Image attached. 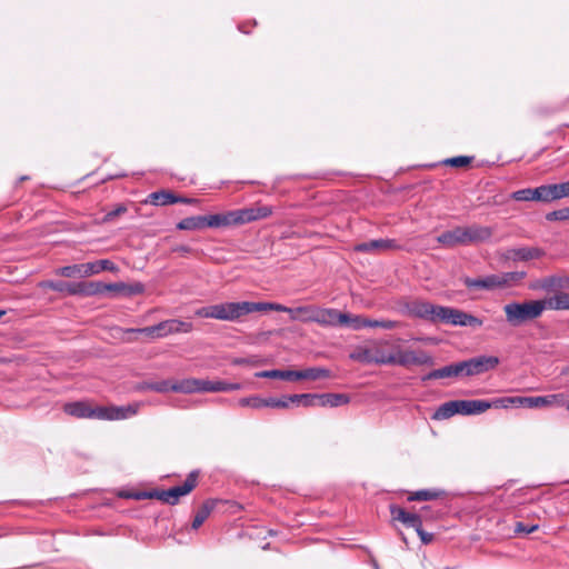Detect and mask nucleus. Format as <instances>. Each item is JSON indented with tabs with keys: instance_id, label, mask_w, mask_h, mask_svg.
I'll return each instance as SVG.
<instances>
[{
	"instance_id": "obj_1",
	"label": "nucleus",
	"mask_w": 569,
	"mask_h": 569,
	"mask_svg": "<svg viewBox=\"0 0 569 569\" xmlns=\"http://www.w3.org/2000/svg\"><path fill=\"white\" fill-rule=\"evenodd\" d=\"M63 411L80 419L122 420L136 415L137 408L131 405L124 407H92L89 401H73L66 403Z\"/></svg>"
},
{
	"instance_id": "obj_2",
	"label": "nucleus",
	"mask_w": 569,
	"mask_h": 569,
	"mask_svg": "<svg viewBox=\"0 0 569 569\" xmlns=\"http://www.w3.org/2000/svg\"><path fill=\"white\" fill-rule=\"evenodd\" d=\"M252 312H261V302L240 301L217 303L198 309L196 315L201 318L237 321Z\"/></svg>"
},
{
	"instance_id": "obj_3",
	"label": "nucleus",
	"mask_w": 569,
	"mask_h": 569,
	"mask_svg": "<svg viewBox=\"0 0 569 569\" xmlns=\"http://www.w3.org/2000/svg\"><path fill=\"white\" fill-rule=\"evenodd\" d=\"M501 398L487 400H452L442 403L432 415L433 420H445L460 413L465 416L479 415L490 408H501Z\"/></svg>"
},
{
	"instance_id": "obj_4",
	"label": "nucleus",
	"mask_w": 569,
	"mask_h": 569,
	"mask_svg": "<svg viewBox=\"0 0 569 569\" xmlns=\"http://www.w3.org/2000/svg\"><path fill=\"white\" fill-rule=\"evenodd\" d=\"M543 311L542 300L511 301L503 306L506 321L515 328L540 318Z\"/></svg>"
},
{
	"instance_id": "obj_5",
	"label": "nucleus",
	"mask_w": 569,
	"mask_h": 569,
	"mask_svg": "<svg viewBox=\"0 0 569 569\" xmlns=\"http://www.w3.org/2000/svg\"><path fill=\"white\" fill-rule=\"evenodd\" d=\"M273 212L271 206L256 202L251 207L224 211L227 228L242 226L270 217Z\"/></svg>"
},
{
	"instance_id": "obj_6",
	"label": "nucleus",
	"mask_w": 569,
	"mask_h": 569,
	"mask_svg": "<svg viewBox=\"0 0 569 569\" xmlns=\"http://www.w3.org/2000/svg\"><path fill=\"white\" fill-rule=\"evenodd\" d=\"M501 408L509 406L525 408H545V407H563L566 405L565 393H552L538 397H503L501 398Z\"/></svg>"
},
{
	"instance_id": "obj_7",
	"label": "nucleus",
	"mask_w": 569,
	"mask_h": 569,
	"mask_svg": "<svg viewBox=\"0 0 569 569\" xmlns=\"http://www.w3.org/2000/svg\"><path fill=\"white\" fill-rule=\"evenodd\" d=\"M204 228H227L224 212L207 216L187 217L177 223L178 230H202Z\"/></svg>"
},
{
	"instance_id": "obj_8",
	"label": "nucleus",
	"mask_w": 569,
	"mask_h": 569,
	"mask_svg": "<svg viewBox=\"0 0 569 569\" xmlns=\"http://www.w3.org/2000/svg\"><path fill=\"white\" fill-rule=\"evenodd\" d=\"M439 311L440 313H438V322L472 328L481 327L483 323L480 318L460 309L441 306Z\"/></svg>"
},
{
	"instance_id": "obj_9",
	"label": "nucleus",
	"mask_w": 569,
	"mask_h": 569,
	"mask_svg": "<svg viewBox=\"0 0 569 569\" xmlns=\"http://www.w3.org/2000/svg\"><path fill=\"white\" fill-rule=\"evenodd\" d=\"M386 365L409 366H432L433 358L425 350L398 349L395 357L386 359Z\"/></svg>"
},
{
	"instance_id": "obj_10",
	"label": "nucleus",
	"mask_w": 569,
	"mask_h": 569,
	"mask_svg": "<svg viewBox=\"0 0 569 569\" xmlns=\"http://www.w3.org/2000/svg\"><path fill=\"white\" fill-rule=\"evenodd\" d=\"M106 291L131 297L143 293L144 286L141 282L128 284L124 282L103 283L101 281H91V296L102 295Z\"/></svg>"
},
{
	"instance_id": "obj_11",
	"label": "nucleus",
	"mask_w": 569,
	"mask_h": 569,
	"mask_svg": "<svg viewBox=\"0 0 569 569\" xmlns=\"http://www.w3.org/2000/svg\"><path fill=\"white\" fill-rule=\"evenodd\" d=\"M40 288H48L58 292H63L69 296H91V281L80 282H64V281H52L44 280L39 282Z\"/></svg>"
},
{
	"instance_id": "obj_12",
	"label": "nucleus",
	"mask_w": 569,
	"mask_h": 569,
	"mask_svg": "<svg viewBox=\"0 0 569 569\" xmlns=\"http://www.w3.org/2000/svg\"><path fill=\"white\" fill-rule=\"evenodd\" d=\"M441 306L433 305L423 300H412L405 305V310L408 316L428 320L430 322H438V313Z\"/></svg>"
},
{
	"instance_id": "obj_13",
	"label": "nucleus",
	"mask_w": 569,
	"mask_h": 569,
	"mask_svg": "<svg viewBox=\"0 0 569 569\" xmlns=\"http://www.w3.org/2000/svg\"><path fill=\"white\" fill-rule=\"evenodd\" d=\"M193 326L191 322L179 319H169L154 325V337L158 339L173 333H187L190 332Z\"/></svg>"
},
{
	"instance_id": "obj_14",
	"label": "nucleus",
	"mask_w": 569,
	"mask_h": 569,
	"mask_svg": "<svg viewBox=\"0 0 569 569\" xmlns=\"http://www.w3.org/2000/svg\"><path fill=\"white\" fill-rule=\"evenodd\" d=\"M467 377L481 375L495 369L499 365V358L495 356H480L465 360Z\"/></svg>"
},
{
	"instance_id": "obj_15",
	"label": "nucleus",
	"mask_w": 569,
	"mask_h": 569,
	"mask_svg": "<svg viewBox=\"0 0 569 569\" xmlns=\"http://www.w3.org/2000/svg\"><path fill=\"white\" fill-rule=\"evenodd\" d=\"M389 509L393 521H400L406 527L413 528L415 530H418L423 519H427V516L423 513L410 512L397 505H390Z\"/></svg>"
},
{
	"instance_id": "obj_16",
	"label": "nucleus",
	"mask_w": 569,
	"mask_h": 569,
	"mask_svg": "<svg viewBox=\"0 0 569 569\" xmlns=\"http://www.w3.org/2000/svg\"><path fill=\"white\" fill-rule=\"evenodd\" d=\"M545 254L543 250L537 247H520L506 249L501 258L507 261H529L539 259Z\"/></svg>"
},
{
	"instance_id": "obj_17",
	"label": "nucleus",
	"mask_w": 569,
	"mask_h": 569,
	"mask_svg": "<svg viewBox=\"0 0 569 569\" xmlns=\"http://www.w3.org/2000/svg\"><path fill=\"white\" fill-rule=\"evenodd\" d=\"M198 476V471H191L181 486L167 489L168 505L174 506L181 497L190 493L197 487Z\"/></svg>"
},
{
	"instance_id": "obj_18",
	"label": "nucleus",
	"mask_w": 569,
	"mask_h": 569,
	"mask_svg": "<svg viewBox=\"0 0 569 569\" xmlns=\"http://www.w3.org/2000/svg\"><path fill=\"white\" fill-rule=\"evenodd\" d=\"M400 244L393 239H375L355 246V251L367 253H379L391 250H399Z\"/></svg>"
},
{
	"instance_id": "obj_19",
	"label": "nucleus",
	"mask_w": 569,
	"mask_h": 569,
	"mask_svg": "<svg viewBox=\"0 0 569 569\" xmlns=\"http://www.w3.org/2000/svg\"><path fill=\"white\" fill-rule=\"evenodd\" d=\"M347 313L340 312L337 309L320 307L316 318V322L323 327L341 326V323L347 322Z\"/></svg>"
},
{
	"instance_id": "obj_20",
	"label": "nucleus",
	"mask_w": 569,
	"mask_h": 569,
	"mask_svg": "<svg viewBox=\"0 0 569 569\" xmlns=\"http://www.w3.org/2000/svg\"><path fill=\"white\" fill-rule=\"evenodd\" d=\"M463 232L466 246L471 243L485 242L489 240L493 234L492 228L477 224L463 227Z\"/></svg>"
},
{
	"instance_id": "obj_21",
	"label": "nucleus",
	"mask_w": 569,
	"mask_h": 569,
	"mask_svg": "<svg viewBox=\"0 0 569 569\" xmlns=\"http://www.w3.org/2000/svg\"><path fill=\"white\" fill-rule=\"evenodd\" d=\"M437 241L447 248H453L456 246H466L463 227H456L452 230L442 232L437 237Z\"/></svg>"
},
{
	"instance_id": "obj_22",
	"label": "nucleus",
	"mask_w": 569,
	"mask_h": 569,
	"mask_svg": "<svg viewBox=\"0 0 569 569\" xmlns=\"http://www.w3.org/2000/svg\"><path fill=\"white\" fill-rule=\"evenodd\" d=\"M54 272L57 276L66 278L90 277L92 276V266H89V262L64 266L58 268Z\"/></svg>"
},
{
	"instance_id": "obj_23",
	"label": "nucleus",
	"mask_w": 569,
	"mask_h": 569,
	"mask_svg": "<svg viewBox=\"0 0 569 569\" xmlns=\"http://www.w3.org/2000/svg\"><path fill=\"white\" fill-rule=\"evenodd\" d=\"M206 380L189 378L183 379L180 382L171 386L172 391L192 393V392H204Z\"/></svg>"
},
{
	"instance_id": "obj_24",
	"label": "nucleus",
	"mask_w": 569,
	"mask_h": 569,
	"mask_svg": "<svg viewBox=\"0 0 569 569\" xmlns=\"http://www.w3.org/2000/svg\"><path fill=\"white\" fill-rule=\"evenodd\" d=\"M526 277L523 271H511L495 274L496 288L506 289L518 284Z\"/></svg>"
},
{
	"instance_id": "obj_25",
	"label": "nucleus",
	"mask_w": 569,
	"mask_h": 569,
	"mask_svg": "<svg viewBox=\"0 0 569 569\" xmlns=\"http://www.w3.org/2000/svg\"><path fill=\"white\" fill-rule=\"evenodd\" d=\"M463 284L468 289H477V290H495L496 288V281H495V274H489L483 278H470L465 277L462 279Z\"/></svg>"
},
{
	"instance_id": "obj_26",
	"label": "nucleus",
	"mask_w": 569,
	"mask_h": 569,
	"mask_svg": "<svg viewBox=\"0 0 569 569\" xmlns=\"http://www.w3.org/2000/svg\"><path fill=\"white\" fill-rule=\"evenodd\" d=\"M546 309L569 310V293L559 291L555 296L542 299Z\"/></svg>"
},
{
	"instance_id": "obj_27",
	"label": "nucleus",
	"mask_w": 569,
	"mask_h": 569,
	"mask_svg": "<svg viewBox=\"0 0 569 569\" xmlns=\"http://www.w3.org/2000/svg\"><path fill=\"white\" fill-rule=\"evenodd\" d=\"M446 495L443 490L440 489H422L408 493V501H431L442 498Z\"/></svg>"
},
{
	"instance_id": "obj_28",
	"label": "nucleus",
	"mask_w": 569,
	"mask_h": 569,
	"mask_svg": "<svg viewBox=\"0 0 569 569\" xmlns=\"http://www.w3.org/2000/svg\"><path fill=\"white\" fill-rule=\"evenodd\" d=\"M349 402V397L343 393H321L318 395L317 406L319 407H338L341 405H347Z\"/></svg>"
},
{
	"instance_id": "obj_29",
	"label": "nucleus",
	"mask_w": 569,
	"mask_h": 569,
	"mask_svg": "<svg viewBox=\"0 0 569 569\" xmlns=\"http://www.w3.org/2000/svg\"><path fill=\"white\" fill-rule=\"evenodd\" d=\"M214 509V502L212 500L204 501L201 507L197 510L191 528L197 530L199 529L203 522L208 519L212 510Z\"/></svg>"
},
{
	"instance_id": "obj_30",
	"label": "nucleus",
	"mask_w": 569,
	"mask_h": 569,
	"mask_svg": "<svg viewBox=\"0 0 569 569\" xmlns=\"http://www.w3.org/2000/svg\"><path fill=\"white\" fill-rule=\"evenodd\" d=\"M331 376L332 375L329 369L313 367V368H308L305 370H298V373L296 375V379L318 380V379L331 378Z\"/></svg>"
},
{
	"instance_id": "obj_31",
	"label": "nucleus",
	"mask_w": 569,
	"mask_h": 569,
	"mask_svg": "<svg viewBox=\"0 0 569 569\" xmlns=\"http://www.w3.org/2000/svg\"><path fill=\"white\" fill-rule=\"evenodd\" d=\"M176 194L169 190H160L148 196V202L153 206H168L176 203Z\"/></svg>"
},
{
	"instance_id": "obj_32",
	"label": "nucleus",
	"mask_w": 569,
	"mask_h": 569,
	"mask_svg": "<svg viewBox=\"0 0 569 569\" xmlns=\"http://www.w3.org/2000/svg\"><path fill=\"white\" fill-rule=\"evenodd\" d=\"M241 388L240 383H229L226 381L217 380L210 381L206 380L204 392H227L239 390Z\"/></svg>"
},
{
	"instance_id": "obj_33",
	"label": "nucleus",
	"mask_w": 569,
	"mask_h": 569,
	"mask_svg": "<svg viewBox=\"0 0 569 569\" xmlns=\"http://www.w3.org/2000/svg\"><path fill=\"white\" fill-rule=\"evenodd\" d=\"M372 351H373V349L360 348V349L353 351L352 353H350V358L352 360H356L359 362H365V363L386 365V360H383L382 358L381 359L373 358Z\"/></svg>"
},
{
	"instance_id": "obj_34",
	"label": "nucleus",
	"mask_w": 569,
	"mask_h": 569,
	"mask_svg": "<svg viewBox=\"0 0 569 569\" xmlns=\"http://www.w3.org/2000/svg\"><path fill=\"white\" fill-rule=\"evenodd\" d=\"M262 311H279L286 312L290 316L291 320H299V311L297 308H289L280 303L274 302H261V312Z\"/></svg>"
},
{
	"instance_id": "obj_35",
	"label": "nucleus",
	"mask_w": 569,
	"mask_h": 569,
	"mask_svg": "<svg viewBox=\"0 0 569 569\" xmlns=\"http://www.w3.org/2000/svg\"><path fill=\"white\" fill-rule=\"evenodd\" d=\"M298 373V370H268V371H261L257 372L256 377L259 378H278L282 380H297L296 375Z\"/></svg>"
},
{
	"instance_id": "obj_36",
	"label": "nucleus",
	"mask_w": 569,
	"mask_h": 569,
	"mask_svg": "<svg viewBox=\"0 0 569 569\" xmlns=\"http://www.w3.org/2000/svg\"><path fill=\"white\" fill-rule=\"evenodd\" d=\"M292 403L302 405L303 407H316L318 395L317 393H301L288 396Z\"/></svg>"
},
{
	"instance_id": "obj_37",
	"label": "nucleus",
	"mask_w": 569,
	"mask_h": 569,
	"mask_svg": "<svg viewBox=\"0 0 569 569\" xmlns=\"http://www.w3.org/2000/svg\"><path fill=\"white\" fill-rule=\"evenodd\" d=\"M318 310L319 307L313 305L297 307L300 317L299 320L302 322H316Z\"/></svg>"
},
{
	"instance_id": "obj_38",
	"label": "nucleus",
	"mask_w": 569,
	"mask_h": 569,
	"mask_svg": "<svg viewBox=\"0 0 569 569\" xmlns=\"http://www.w3.org/2000/svg\"><path fill=\"white\" fill-rule=\"evenodd\" d=\"M92 266V276L98 274L101 271L117 272L119 268L111 260L102 259L93 262H89Z\"/></svg>"
},
{
	"instance_id": "obj_39",
	"label": "nucleus",
	"mask_w": 569,
	"mask_h": 569,
	"mask_svg": "<svg viewBox=\"0 0 569 569\" xmlns=\"http://www.w3.org/2000/svg\"><path fill=\"white\" fill-rule=\"evenodd\" d=\"M453 376L452 366H446L436 370L430 371L428 375L422 377V381L432 380V379H443L451 378Z\"/></svg>"
},
{
	"instance_id": "obj_40",
	"label": "nucleus",
	"mask_w": 569,
	"mask_h": 569,
	"mask_svg": "<svg viewBox=\"0 0 569 569\" xmlns=\"http://www.w3.org/2000/svg\"><path fill=\"white\" fill-rule=\"evenodd\" d=\"M347 318H348L347 322L341 323V327L347 326V327H351V328L358 330V329H361L365 327H369V325H370V319L365 318V317L351 316V315L347 313Z\"/></svg>"
},
{
	"instance_id": "obj_41",
	"label": "nucleus",
	"mask_w": 569,
	"mask_h": 569,
	"mask_svg": "<svg viewBox=\"0 0 569 569\" xmlns=\"http://www.w3.org/2000/svg\"><path fill=\"white\" fill-rule=\"evenodd\" d=\"M473 160V157L468 156H458L453 158H448L442 161V164L450 166L455 168H466L468 167Z\"/></svg>"
},
{
	"instance_id": "obj_42",
	"label": "nucleus",
	"mask_w": 569,
	"mask_h": 569,
	"mask_svg": "<svg viewBox=\"0 0 569 569\" xmlns=\"http://www.w3.org/2000/svg\"><path fill=\"white\" fill-rule=\"evenodd\" d=\"M546 219L549 221H565L569 220V207L547 213Z\"/></svg>"
},
{
	"instance_id": "obj_43",
	"label": "nucleus",
	"mask_w": 569,
	"mask_h": 569,
	"mask_svg": "<svg viewBox=\"0 0 569 569\" xmlns=\"http://www.w3.org/2000/svg\"><path fill=\"white\" fill-rule=\"evenodd\" d=\"M369 327H379L386 330H392L400 327V322L393 320H371Z\"/></svg>"
},
{
	"instance_id": "obj_44",
	"label": "nucleus",
	"mask_w": 569,
	"mask_h": 569,
	"mask_svg": "<svg viewBox=\"0 0 569 569\" xmlns=\"http://www.w3.org/2000/svg\"><path fill=\"white\" fill-rule=\"evenodd\" d=\"M123 332H126V333H141V335L147 336L150 339H157L154 337V335H156L154 326L144 327V328H128V329H124Z\"/></svg>"
},
{
	"instance_id": "obj_45",
	"label": "nucleus",
	"mask_w": 569,
	"mask_h": 569,
	"mask_svg": "<svg viewBox=\"0 0 569 569\" xmlns=\"http://www.w3.org/2000/svg\"><path fill=\"white\" fill-rule=\"evenodd\" d=\"M127 210H128V208L124 204H122V203L118 204L113 210L106 213V216L103 217V222H110V221L114 220L120 214L126 213Z\"/></svg>"
},
{
	"instance_id": "obj_46",
	"label": "nucleus",
	"mask_w": 569,
	"mask_h": 569,
	"mask_svg": "<svg viewBox=\"0 0 569 569\" xmlns=\"http://www.w3.org/2000/svg\"><path fill=\"white\" fill-rule=\"evenodd\" d=\"M239 405L242 407H251V408H262V398L260 397H249L242 398L239 400Z\"/></svg>"
},
{
	"instance_id": "obj_47",
	"label": "nucleus",
	"mask_w": 569,
	"mask_h": 569,
	"mask_svg": "<svg viewBox=\"0 0 569 569\" xmlns=\"http://www.w3.org/2000/svg\"><path fill=\"white\" fill-rule=\"evenodd\" d=\"M510 198L516 201H531V188L517 190L510 194Z\"/></svg>"
},
{
	"instance_id": "obj_48",
	"label": "nucleus",
	"mask_w": 569,
	"mask_h": 569,
	"mask_svg": "<svg viewBox=\"0 0 569 569\" xmlns=\"http://www.w3.org/2000/svg\"><path fill=\"white\" fill-rule=\"evenodd\" d=\"M537 529H538V525L528 526L523 522H517L513 531L517 535H522V533L528 535V533L536 531Z\"/></svg>"
},
{
	"instance_id": "obj_49",
	"label": "nucleus",
	"mask_w": 569,
	"mask_h": 569,
	"mask_svg": "<svg viewBox=\"0 0 569 569\" xmlns=\"http://www.w3.org/2000/svg\"><path fill=\"white\" fill-rule=\"evenodd\" d=\"M541 287L546 290H551L553 288H561L562 284H561L560 279H558L556 277H548L542 280Z\"/></svg>"
},
{
	"instance_id": "obj_50",
	"label": "nucleus",
	"mask_w": 569,
	"mask_h": 569,
	"mask_svg": "<svg viewBox=\"0 0 569 569\" xmlns=\"http://www.w3.org/2000/svg\"><path fill=\"white\" fill-rule=\"evenodd\" d=\"M416 532L418 533L421 542L423 545H429L435 539V535L433 533H430V532H427L422 529V525L419 527L418 530H416Z\"/></svg>"
},
{
	"instance_id": "obj_51",
	"label": "nucleus",
	"mask_w": 569,
	"mask_h": 569,
	"mask_svg": "<svg viewBox=\"0 0 569 569\" xmlns=\"http://www.w3.org/2000/svg\"><path fill=\"white\" fill-rule=\"evenodd\" d=\"M171 252L179 253L180 256H187L197 252V250L186 244H178L171 248Z\"/></svg>"
},
{
	"instance_id": "obj_52",
	"label": "nucleus",
	"mask_w": 569,
	"mask_h": 569,
	"mask_svg": "<svg viewBox=\"0 0 569 569\" xmlns=\"http://www.w3.org/2000/svg\"><path fill=\"white\" fill-rule=\"evenodd\" d=\"M171 383L169 381H160L149 386L150 389L158 392H166L171 390Z\"/></svg>"
},
{
	"instance_id": "obj_53",
	"label": "nucleus",
	"mask_w": 569,
	"mask_h": 569,
	"mask_svg": "<svg viewBox=\"0 0 569 569\" xmlns=\"http://www.w3.org/2000/svg\"><path fill=\"white\" fill-rule=\"evenodd\" d=\"M455 377L467 376V369L465 361L451 363Z\"/></svg>"
},
{
	"instance_id": "obj_54",
	"label": "nucleus",
	"mask_w": 569,
	"mask_h": 569,
	"mask_svg": "<svg viewBox=\"0 0 569 569\" xmlns=\"http://www.w3.org/2000/svg\"><path fill=\"white\" fill-rule=\"evenodd\" d=\"M540 188H541V202L553 201L550 184H543V186H540Z\"/></svg>"
},
{
	"instance_id": "obj_55",
	"label": "nucleus",
	"mask_w": 569,
	"mask_h": 569,
	"mask_svg": "<svg viewBox=\"0 0 569 569\" xmlns=\"http://www.w3.org/2000/svg\"><path fill=\"white\" fill-rule=\"evenodd\" d=\"M151 499H157L163 503H168L167 490L153 489Z\"/></svg>"
},
{
	"instance_id": "obj_56",
	"label": "nucleus",
	"mask_w": 569,
	"mask_h": 569,
	"mask_svg": "<svg viewBox=\"0 0 569 569\" xmlns=\"http://www.w3.org/2000/svg\"><path fill=\"white\" fill-rule=\"evenodd\" d=\"M418 513L427 516V519H423V521L435 520L438 518V512H433L430 506L422 507Z\"/></svg>"
},
{
	"instance_id": "obj_57",
	"label": "nucleus",
	"mask_w": 569,
	"mask_h": 569,
	"mask_svg": "<svg viewBox=\"0 0 569 569\" xmlns=\"http://www.w3.org/2000/svg\"><path fill=\"white\" fill-rule=\"evenodd\" d=\"M152 490L149 491H138L130 497L134 498L136 500H144V499H151Z\"/></svg>"
},
{
	"instance_id": "obj_58",
	"label": "nucleus",
	"mask_w": 569,
	"mask_h": 569,
	"mask_svg": "<svg viewBox=\"0 0 569 569\" xmlns=\"http://www.w3.org/2000/svg\"><path fill=\"white\" fill-rule=\"evenodd\" d=\"M550 187H551V192H552L553 201L563 198L562 193H561V190H560V187H559L558 183L550 184Z\"/></svg>"
},
{
	"instance_id": "obj_59",
	"label": "nucleus",
	"mask_w": 569,
	"mask_h": 569,
	"mask_svg": "<svg viewBox=\"0 0 569 569\" xmlns=\"http://www.w3.org/2000/svg\"><path fill=\"white\" fill-rule=\"evenodd\" d=\"M176 203H186V204H193L198 202V199L193 198H186V197H179L176 194Z\"/></svg>"
},
{
	"instance_id": "obj_60",
	"label": "nucleus",
	"mask_w": 569,
	"mask_h": 569,
	"mask_svg": "<svg viewBox=\"0 0 569 569\" xmlns=\"http://www.w3.org/2000/svg\"><path fill=\"white\" fill-rule=\"evenodd\" d=\"M531 201H539L541 202V188H531Z\"/></svg>"
},
{
	"instance_id": "obj_61",
	"label": "nucleus",
	"mask_w": 569,
	"mask_h": 569,
	"mask_svg": "<svg viewBox=\"0 0 569 569\" xmlns=\"http://www.w3.org/2000/svg\"><path fill=\"white\" fill-rule=\"evenodd\" d=\"M372 357L376 358V359H381L382 358L383 360H386L389 357H395V353L387 355V353L380 351L379 349H376V350L372 351Z\"/></svg>"
},
{
	"instance_id": "obj_62",
	"label": "nucleus",
	"mask_w": 569,
	"mask_h": 569,
	"mask_svg": "<svg viewBox=\"0 0 569 569\" xmlns=\"http://www.w3.org/2000/svg\"><path fill=\"white\" fill-rule=\"evenodd\" d=\"M264 407L277 408V398H262V408Z\"/></svg>"
},
{
	"instance_id": "obj_63",
	"label": "nucleus",
	"mask_w": 569,
	"mask_h": 569,
	"mask_svg": "<svg viewBox=\"0 0 569 569\" xmlns=\"http://www.w3.org/2000/svg\"><path fill=\"white\" fill-rule=\"evenodd\" d=\"M291 401L288 399V396L282 397L281 399H277V408H287Z\"/></svg>"
},
{
	"instance_id": "obj_64",
	"label": "nucleus",
	"mask_w": 569,
	"mask_h": 569,
	"mask_svg": "<svg viewBox=\"0 0 569 569\" xmlns=\"http://www.w3.org/2000/svg\"><path fill=\"white\" fill-rule=\"evenodd\" d=\"M562 193V197H569V181L558 183Z\"/></svg>"
}]
</instances>
